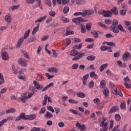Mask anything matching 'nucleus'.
Wrapping results in <instances>:
<instances>
[{
  "instance_id": "obj_1",
  "label": "nucleus",
  "mask_w": 131,
  "mask_h": 131,
  "mask_svg": "<svg viewBox=\"0 0 131 131\" xmlns=\"http://www.w3.org/2000/svg\"><path fill=\"white\" fill-rule=\"evenodd\" d=\"M72 22L77 24V25H80L81 32L84 34L86 32L85 26L82 24V22H88V19H84L81 17H79L72 19Z\"/></svg>"
},
{
  "instance_id": "obj_2",
  "label": "nucleus",
  "mask_w": 131,
  "mask_h": 131,
  "mask_svg": "<svg viewBox=\"0 0 131 131\" xmlns=\"http://www.w3.org/2000/svg\"><path fill=\"white\" fill-rule=\"evenodd\" d=\"M71 56L74 57L72 59V61H78L85 56V53H81V52H78L76 49H73L71 51Z\"/></svg>"
},
{
  "instance_id": "obj_3",
  "label": "nucleus",
  "mask_w": 131,
  "mask_h": 131,
  "mask_svg": "<svg viewBox=\"0 0 131 131\" xmlns=\"http://www.w3.org/2000/svg\"><path fill=\"white\" fill-rule=\"evenodd\" d=\"M109 29L114 33H119V30L120 31H121V32H123L124 33H125V32H126L125 30L123 29V27L121 24H119L117 26H111L109 27Z\"/></svg>"
},
{
  "instance_id": "obj_4",
  "label": "nucleus",
  "mask_w": 131,
  "mask_h": 131,
  "mask_svg": "<svg viewBox=\"0 0 131 131\" xmlns=\"http://www.w3.org/2000/svg\"><path fill=\"white\" fill-rule=\"evenodd\" d=\"M36 117V116L35 115H20L16 118L15 121H19L21 119H23V120H33Z\"/></svg>"
},
{
  "instance_id": "obj_5",
  "label": "nucleus",
  "mask_w": 131,
  "mask_h": 131,
  "mask_svg": "<svg viewBox=\"0 0 131 131\" xmlns=\"http://www.w3.org/2000/svg\"><path fill=\"white\" fill-rule=\"evenodd\" d=\"M30 33V29H28L26 31L24 34V38H20L18 41V42L16 46V49H18V48H20L21 46H22V43L23 41H24V39H26L27 37L29 36V34Z\"/></svg>"
},
{
  "instance_id": "obj_6",
  "label": "nucleus",
  "mask_w": 131,
  "mask_h": 131,
  "mask_svg": "<svg viewBox=\"0 0 131 131\" xmlns=\"http://www.w3.org/2000/svg\"><path fill=\"white\" fill-rule=\"evenodd\" d=\"M101 14L103 15L104 17H106V18H109L110 17H112V12L111 11H103L101 12Z\"/></svg>"
},
{
  "instance_id": "obj_7",
  "label": "nucleus",
  "mask_w": 131,
  "mask_h": 131,
  "mask_svg": "<svg viewBox=\"0 0 131 131\" xmlns=\"http://www.w3.org/2000/svg\"><path fill=\"white\" fill-rule=\"evenodd\" d=\"M76 126L79 128V129L81 131H84L85 129H86V127L85 126L84 124H80L79 122H77L76 124Z\"/></svg>"
},
{
  "instance_id": "obj_8",
  "label": "nucleus",
  "mask_w": 131,
  "mask_h": 131,
  "mask_svg": "<svg viewBox=\"0 0 131 131\" xmlns=\"http://www.w3.org/2000/svg\"><path fill=\"white\" fill-rule=\"evenodd\" d=\"M1 57L4 61H7V60H9V54L6 51H4L2 53Z\"/></svg>"
},
{
  "instance_id": "obj_9",
  "label": "nucleus",
  "mask_w": 131,
  "mask_h": 131,
  "mask_svg": "<svg viewBox=\"0 0 131 131\" xmlns=\"http://www.w3.org/2000/svg\"><path fill=\"white\" fill-rule=\"evenodd\" d=\"M27 60L22 59L20 58L19 60H18V64L20 65L22 67H27Z\"/></svg>"
},
{
  "instance_id": "obj_10",
  "label": "nucleus",
  "mask_w": 131,
  "mask_h": 131,
  "mask_svg": "<svg viewBox=\"0 0 131 131\" xmlns=\"http://www.w3.org/2000/svg\"><path fill=\"white\" fill-rule=\"evenodd\" d=\"M129 56H130V53L127 51H126L122 56L123 61H124V62H126L128 61V59H127V57H129Z\"/></svg>"
},
{
  "instance_id": "obj_11",
  "label": "nucleus",
  "mask_w": 131,
  "mask_h": 131,
  "mask_svg": "<svg viewBox=\"0 0 131 131\" xmlns=\"http://www.w3.org/2000/svg\"><path fill=\"white\" fill-rule=\"evenodd\" d=\"M33 83L36 89L37 90H38V91H40V90H42V89H43V86L42 85H40V84H39V83L37 81L34 80Z\"/></svg>"
},
{
  "instance_id": "obj_12",
  "label": "nucleus",
  "mask_w": 131,
  "mask_h": 131,
  "mask_svg": "<svg viewBox=\"0 0 131 131\" xmlns=\"http://www.w3.org/2000/svg\"><path fill=\"white\" fill-rule=\"evenodd\" d=\"M119 110V107L117 106H113L109 111V114H112V113H115V112H117Z\"/></svg>"
},
{
  "instance_id": "obj_13",
  "label": "nucleus",
  "mask_w": 131,
  "mask_h": 131,
  "mask_svg": "<svg viewBox=\"0 0 131 131\" xmlns=\"http://www.w3.org/2000/svg\"><path fill=\"white\" fill-rule=\"evenodd\" d=\"M108 124H109V122L106 121L105 123H100V126L102 127L103 131H107L108 129Z\"/></svg>"
},
{
  "instance_id": "obj_14",
  "label": "nucleus",
  "mask_w": 131,
  "mask_h": 131,
  "mask_svg": "<svg viewBox=\"0 0 131 131\" xmlns=\"http://www.w3.org/2000/svg\"><path fill=\"white\" fill-rule=\"evenodd\" d=\"M71 28V26H69L67 28V31L65 33L67 36H68V35H71L72 34H74V32L73 31H70Z\"/></svg>"
},
{
  "instance_id": "obj_15",
  "label": "nucleus",
  "mask_w": 131,
  "mask_h": 131,
  "mask_svg": "<svg viewBox=\"0 0 131 131\" xmlns=\"http://www.w3.org/2000/svg\"><path fill=\"white\" fill-rule=\"evenodd\" d=\"M84 13L85 14V16H90L91 15H94L95 11L93 10H84Z\"/></svg>"
},
{
  "instance_id": "obj_16",
  "label": "nucleus",
  "mask_w": 131,
  "mask_h": 131,
  "mask_svg": "<svg viewBox=\"0 0 131 131\" xmlns=\"http://www.w3.org/2000/svg\"><path fill=\"white\" fill-rule=\"evenodd\" d=\"M58 5H67L69 4L70 0H57Z\"/></svg>"
},
{
  "instance_id": "obj_17",
  "label": "nucleus",
  "mask_w": 131,
  "mask_h": 131,
  "mask_svg": "<svg viewBox=\"0 0 131 131\" xmlns=\"http://www.w3.org/2000/svg\"><path fill=\"white\" fill-rule=\"evenodd\" d=\"M112 13L114 14L115 16H117L118 15V9L117 7H114L111 9Z\"/></svg>"
},
{
  "instance_id": "obj_18",
  "label": "nucleus",
  "mask_w": 131,
  "mask_h": 131,
  "mask_svg": "<svg viewBox=\"0 0 131 131\" xmlns=\"http://www.w3.org/2000/svg\"><path fill=\"white\" fill-rule=\"evenodd\" d=\"M117 63L120 67H121V68H126V63H122V62L120 60L117 61Z\"/></svg>"
},
{
  "instance_id": "obj_19",
  "label": "nucleus",
  "mask_w": 131,
  "mask_h": 131,
  "mask_svg": "<svg viewBox=\"0 0 131 131\" xmlns=\"http://www.w3.org/2000/svg\"><path fill=\"white\" fill-rule=\"evenodd\" d=\"M38 30H39V24H38L37 26L33 28L32 32V35H34Z\"/></svg>"
},
{
  "instance_id": "obj_20",
  "label": "nucleus",
  "mask_w": 131,
  "mask_h": 131,
  "mask_svg": "<svg viewBox=\"0 0 131 131\" xmlns=\"http://www.w3.org/2000/svg\"><path fill=\"white\" fill-rule=\"evenodd\" d=\"M58 71H59V70L57 69V68L54 67L49 68L48 70V72H52L54 73H57Z\"/></svg>"
},
{
  "instance_id": "obj_21",
  "label": "nucleus",
  "mask_w": 131,
  "mask_h": 131,
  "mask_svg": "<svg viewBox=\"0 0 131 131\" xmlns=\"http://www.w3.org/2000/svg\"><path fill=\"white\" fill-rule=\"evenodd\" d=\"M27 97L26 96H23L21 98H18L17 101L18 102H22V103H26V100H27Z\"/></svg>"
},
{
  "instance_id": "obj_22",
  "label": "nucleus",
  "mask_w": 131,
  "mask_h": 131,
  "mask_svg": "<svg viewBox=\"0 0 131 131\" xmlns=\"http://www.w3.org/2000/svg\"><path fill=\"white\" fill-rule=\"evenodd\" d=\"M90 77H94L95 79H98V78L99 77V76L98 75H96L95 72H91L90 73Z\"/></svg>"
},
{
  "instance_id": "obj_23",
  "label": "nucleus",
  "mask_w": 131,
  "mask_h": 131,
  "mask_svg": "<svg viewBox=\"0 0 131 131\" xmlns=\"http://www.w3.org/2000/svg\"><path fill=\"white\" fill-rule=\"evenodd\" d=\"M15 112H16V109L14 108L7 109L6 111V114H9L10 113H15Z\"/></svg>"
},
{
  "instance_id": "obj_24",
  "label": "nucleus",
  "mask_w": 131,
  "mask_h": 131,
  "mask_svg": "<svg viewBox=\"0 0 131 131\" xmlns=\"http://www.w3.org/2000/svg\"><path fill=\"white\" fill-rule=\"evenodd\" d=\"M120 107L122 110H124V109L126 108V103L125 102V101L121 102Z\"/></svg>"
},
{
  "instance_id": "obj_25",
  "label": "nucleus",
  "mask_w": 131,
  "mask_h": 131,
  "mask_svg": "<svg viewBox=\"0 0 131 131\" xmlns=\"http://www.w3.org/2000/svg\"><path fill=\"white\" fill-rule=\"evenodd\" d=\"M103 93L105 97H108L109 96V90L107 88H103Z\"/></svg>"
},
{
  "instance_id": "obj_26",
  "label": "nucleus",
  "mask_w": 131,
  "mask_h": 131,
  "mask_svg": "<svg viewBox=\"0 0 131 131\" xmlns=\"http://www.w3.org/2000/svg\"><path fill=\"white\" fill-rule=\"evenodd\" d=\"M107 67H108V63H105L101 65L99 68L100 71L101 72H102V71H104V69H105V68H107Z\"/></svg>"
},
{
  "instance_id": "obj_27",
  "label": "nucleus",
  "mask_w": 131,
  "mask_h": 131,
  "mask_svg": "<svg viewBox=\"0 0 131 131\" xmlns=\"http://www.w3.org/2000/svg\"><path fill=\"white\" fill-rule=\"evenodd\" d=\"M47 18V16H45L42 17H40L38 18L35 21V23H40V22H42V21H45V19Z\"/></svg>"
},
{
  "instance_id": "obj_28",
  "label": "nucleus",
  "mask_w": 131,
  "mask_h": 131,
  "mask_svg": "<svg viewBox=\"0 0 131 131\" xmlns=\"http://www.w3.org/2000/svg\"><path fill=\"white\" fill-rule=\"evenodd\" d=\"M5 20L6 22H11V21H12V17H11V15L8 14L6 15Z\"/></svg>"
},
{
  "instance_id": "obj_29",
  "label": "nucleus",
  "mask_w": 131,
  "mask_h": 131,
  "mask_svg": "<svg viewBox=\"0 0 131 131\" xmlns=\"http://www.w3.org/2000/svg\"><path fill=\"white\" fill-rule=\"evenodd\" d=\"M82 47V43H80L79 44L75 45L73 47V49H75V50H80Z\"/></svg>"
},
{
  "instance_id": "obj_30",
  "label": "nucleus",
  "mask_w": 131,
  "mask_h": 131,
  "mask_svg": "<svg viewBox=\"0 0 131 131\" xmlns=\"http://www.w3.org/2000/svg\"><path fill=\"white\" fill-rule=\"evenodd\" d=\"M20 8V5H17L16 6H12L9 8V11H15V10H17V9H19Z\"/></svg>"
},
{
  "instance_id": "obj_31",
  "label": "nucleus",
  "mask_w": 131,
  "mask_h": 131,
  "mask_svg": "<svg viewBox=\"0 0 131 131\" xmlns=\"http://www.w3.org/2000/svg\"><path fill=\"white\" fill-rule=\"evenodd\" d=\"M81 16L82 17H85V13H84V10L83 11V12H75L74 13V16Z\"/></svg>"
},
{
  "instance_id": "obj_32",
  "label": "nucleus",
  "mask_w": 131,
  "mask_h": 131,
  "mask_svg": "<svg viewBox=\"0 0 131 131\" xmlns=\"http://www.w3.org/2000/svg\"><path fill=\"white\" fill-rule=\"evenodd\" d=\"M112 92L113 94H116V91L117 90V87L115 85L112 84Z\"/></svg>"
},
{
  "instance_id": "obj_33",
  "label": "nucleus",
  "mask_w": 131,
  "mask_h": 131,
  "mask_svg": "<svg viewBox=\"0 0 131 131\" xmlns=\"http://www.w3.org/2000/svg\"><path fill=\"white\" fill-rule=\"evenodd\" d=\"M77 95L79 98H85V94L82 92H78Z\"/></svg>"
},
{
  "instance_id": "obj_34",
  "label": "nucleus",
  "mask_w": 131,
  "mask_h": 131,
  "mask_svg": "<svg viewBox=\"0 0 131 131\" xmlns=\"http://www.w3.org/2000/svg\"><path fill=\"white\" fill-rule=\"evenodd\" d=\"M47 103H48V95H45L44 96V100L42 102V105L46 106L47 105Z\"/></svg>"
},
{
  "instance_id": "obj_35",
  "label": "nucleus",
  "mask_w": 131,
  "mask_h": 131,
  "mask_svg": "<svg viewBox=\"0 0 131 131\" xmlns=\"http://www.w3.org/2000/svg\"><path fill=\"white\" fill-rule=\"evenodd\" d=\"M92 25H93L92 23H88L86 24V29L88 30V31H91V28H92Z\"/></svg>"
},
{
  "instance_id": "obj_36",
  "label": "nucleus",
  "mask_w": 131,
  "mask_h": 131,
  "mask_svg": "<svg viewBox=\"0 0 131 131\" xmlns=\"http://www.w3.org/2000/svg\"><path fill=\"white\" fill-rule=\"evenodd\" d=\"M86 59L88 61H94L96 59V56L94 55L88 56L86 57Z\"/></svg>"
},
{
  "instance_id": "obj_37",
  "label": "nucleus",
  "mask_w": 131,
  "mask_h": 131,
  "mask_svg": "<svg viewBox=\"0 0 131 131\" xmlns=\"http://www.w3.org/2000/svg\"><path fill=\"white\" fill-rule=\"evenodd\" d=\"M76 4L77 5H84L85 1L84 0H76Z\"/></svg>"
},
{
  "instance_id": "obj_38",
  "label": "nucleus",
  "mask_w": 131,
  "mask_h": 131,
  "mask_svg": "<svg viewBox=\"0 0 131 131\" xmlns=\"http://www.w3.org/2000/svg\"><path fill=\"white\" fill-rule=\"evenodd\" d=\"M100 84L101 85V89H105L106 87V81H105V80H102L100 82Z\"/></svg>"
},
{
  "instance_id": "obj_39",
  "label": "nucleus",
  "mask_w": 131,
  "mask_h": 131,
  "mask_svg": "<svg viewBox=\"0 0 131 131\" xmlns=\"http://www.w3.org/2000/svg\"><path fill=\"white\" fill-rule=\"evenodd\" d=\"M35 40H36V37L35 36L30 37L28 40V43H31V42H33Z\"/></svg>"
},
{
  "instance_id": "obj_40",
  "label": "nucleus",
  "mask_w": 131,
  "mask_h": 131,
  "mask_svg": "<svg viewBox=\"0 0 131 131\" xmlns=\"http://www.w3.org/2000/svg\"><path fill=\"white\" fill-rule=\"evenodd\" d=\"M61 20L62 21V22H63L64 23H69V22H70V20H69V18L64 17H62L61 18Z\"/></svg>"
},
{
  "instance_id": "obj_41",
  "label": "nucleus",
  "mask_w": 131,
  "mask_h": 131,
  "mask_svg": "<svg viewBox=\"0 0 131 131\" xmlns=\"http://www.w3.org/2000/svg\"><path fill=\"white\" fill-rule=\"evenodd\" d=\"M91 33L93 34V35H94L95 38H98V37H99V34L97 31L94 30L93 32H91Z\"/></svg>"
},
{
  "instance_id": "obj_42",
  "label": "nucleus",
  "mask_w": 131,
  "mask_h": 131,
  "mask_svg": "<svg viewBox=\"0 0 131 131\" xmlns=\"http://www.w3.org/2000/svg\"><path fill=\"white\" fill-rule=\"evenodd\" d=\"M4 82L5 79H4V76H3L2 73H0V84H3Z\"/></svg>"
},
{
  "instance_id": "obj_43",
  "label": "nucleus",
  "mask_w": 131,
  "mask_h": 131,
  "mask_svg": "<svg viewBox=\"0 0 131 131\" xmlns=\"http://www.w3.org/2000/svg\"><path fill=\"white\" fill-rule=\"evenodd\" d=\"M118 25V20L116 19H114L113 20L112 25L111 26H117Z\"/></svg>"
},
{
  "instance_id": "obj_44",
  "label": "nucleus",
  "mask_w": 131,
  "mask_h": 131,
  "mask_svg": "<svg viewBox=\"0 0 131 131\" xmlns=\"http://www.w3.org/2000/svg\"><path fill=\"white\" fill-rule=\"evenodd\" d=\"M114 95H116L117 96H119L120 97H123V94L121 92V91H116V93H114Z\"/></svg>"
},
{
  "instance_id": "obj_45",
  "label": "nucleus",
  "mask_w": 131,
  "mask_h": 131,
  "mask_svg": "<svg viewBox=\"0 0 131 131\" xmlns=\"http://www.w3.org/2000/svg\"><path fill=\"white\" fill-rule=\"evenodd\" d=\"M100 99H99L98 98H96L93 99V102L94 103V104H96V105L99 104L100 103Z\"/></svg>"
},
{
  "instance_id": "obj_46",
  "label": "nucleus",
  "mask_w": 131,
  "mask_h": 131,
  "mask_svg": "<svg viewBox=\"0 0 131 131\" xmlns=\"http://www.w3.org/2000/svg\"><path fill=\"white\" fill-rule=\"evenodd\" d=\"M110 127H109V130H110L111 129H112V128H113V126H114V121L111 120L110 122Z\"/></svg>"
},
{
  "instance_id": "obj_47",
  "label": "nucleus",
  "mask_w": 131,
  "mask_h": 131,
  "mask_svg": "<svg viewBox=\"0 0 131 131\" xmlns=\"http://www.w3.org/2000/svg\"><path fill=\"white\" fill-rule=\"evenodd\" d=\"M107 46H111L112 47H116V43L114 42H107Z\"/></svg>"
},
{
  "instance_id": "obj_48",
  "label": "nucleus",
  "mask_w": 131,
  "mask_h": 131,
  "mask_svg": "<svg viewBox=\"0 0 131 131\" xmlns=\"http://www.w3.org/2000/svg\"><path fill=\"white\" fill-rule=\"evenodd\" d=\"M94 84H95V83L94 82V81L91 80L90 82L89 83V86L90 89H93V88H94Z\"/></svg>"
},
{
  "instance_id": "obj_49",
  "label": "nucleus",
  "mask_w": 131,
  "mask_h": 131,
  "mask_svg": "<svg viewBox=\"0 0 131 131\" xmlns=\"http://www.w3.org/2000/svg\"><path fill=\"white\" fill-rule=\"evenodd\" d=\"M69 103H71V104H78V101H75L72 99H70L69 100Z\"/></svg>"
},
{
  "instance_id": "obj_50",
  "label": "nucleus",
  "mask_w": 131,
  "mask_h": 131,
  "mask_svg": "<svg viewBox=\"0 0 131 131\" xmlns=\"http://www.w3.org/2000/svg\"><path fill=\"white\" fill-rule=\"evenodd\" d=\"M120 14L122 16H125V14H126V10H120Z\"/></svg>"
},
{
  "instance_id": "obj_51",
  "label": "nucleus",
  "mask_w": 131,
  "mask_h": 131,
  "mask_svg": "<svg viewBox=\"0 0 131 131\" xmlns=\"http://www.w3.org/2000/svg\"><path fill=\"white\" fill-rule=\"evenodd\" d=\"M45 4L49 7H52V3L51 2V1H50V0H46L45 1Z\"/></svg>"
},
{
  "instance_id": "obj_52",
  "label": "nucleus",
  "mask_w": 131,
  "mask_h": 131,
  "mask_svg": "<svg viewBox=\"0 0 131 131\" xmlns=\"http://www.w3.org/2000/svg\"><path fill=\"white\" fill-rule=\"evenodd\" d=\"M69 12V7H65L63 9V13L64 14H67Z\"/></svg>"
},
{
  "instance_id": "obj_53",
  "label": "nucleus",
  "mask_w": 131,
  "mask_h": 131,
  "mask_svg": "<svg viewBox=\"0 0 131 131\" xmlns=\"http://www.w3.org/2000/svg\"><path fill=\"white\" fill-rule=\"evenodd\" d=\"M78 66H79V65H78V63H74L72 65V69L74 70L77 69V68H78Z\"/></svg>"
},
{
  "instance_id": "obj_54",
  "label": "nucleus",
  "mask_w": 131,
  "mask_h": 131,
  "mask_svg": "<svg viewBox=\"0 0 131 131\" xmlns=\"http://www.w3.org/2000/svg\"><path fill=\"white\" fill-rule=\"evenodd\" d=\"M108 49H110L109 47H105V46H103V47H101L100 48V50L101 51H108Z\"/></svg>"
},
{
  "instance_id": "obj_55",
  "label": "nucleus",
  "mask_w": 131,
  "mask_h": 131,
  "mask_svg": "<svg viewBox=\"0 0 131 131\" xmlns=\"http://www.w3.org/2000/svg\"><path fill=\"white\" fill-rule=\"evenodd\" d=\"M104 21L105 22V24L107 25H110L112 23V21L110 19H105Z\"/></svg>"
},
{
  "instance_id": "obj_56",
  "label": "nucleus",
  "mask_w": 131,
  "mask_h": 131,
  "mask_svg": "<svg viewBox=\"0 0 131 131\" xmlns=\"http://www.w3.org/2000/svg\"><path fill=\"white\" fill-rule=\"evenodd\" d=\"M29 90L30 91H32V93H34L36 90L35 88H34L33 86H30Z\"/></svg>"
},
{
  "instance_id": "obj_57",
  "label": "nucleus",
  "mask_w": 131,
  "mask_h": 131,
  "mask_svg": "<svg viewBox=\"0 0 131 131\" xmlns=\"http://www.w3.org/2000/svg\"><path fill=\"white\" fill-rule=\"evenodd\" d=\"M115 119L116 121H119L120 119H121V117H120V115H115Z\"/></svg>"
},
{
  "instance_id": "obj_58",
  "label": "nucleus",
  "mask_w": 131,
  "mask_h": 131,
  "mask_svg": "<svg viewBox=\"0 0 131 131\" xmlns=\"http://www.w3.org/2000/svg\"><path fill=\"white\" fill-rule=\"evenodd\" d=\"M89 77H90V75L89 74H86L83 76L82 80H88V78H89Z\"/></svg>"
},
{
  "instance_id": "obj_59",
  "label": "nucleus",
  "mask_w": 131,
  "mask_h": 131,
  "mask_svg": "<svg viewBox=\"0 0 131 131\" xmlns=\"http://www.w3.org/2000/svg\"><path fill=\"white\" fill-rule=\"evenodd\" d=\"M40 127H34L31 130V131H40Z\"/></svg>"
},
{
  "instance_id": "obj_60",
  "label": "nucleus",
  "mask_w": 131,
  "mask_h": 131,
  "mask_svg": "<svg viewBox=\"0 0 131 131\" xmlns=\"http://www.w3.org/2000/svg\"><path fill=\"white\" fill-rule=\"evenodd\" d=\"M46 77H48V79H51V78H53L54 76L50 75L48 73H46Z\"/></svg>"
},
{
  "instance_id": "obj_61",
  "label": "nucleus",
  "mask_w": 131,
  "mask_h": 131,
  "mask_svg": "<svg viewBox=\"0 0 131 131\" xmlns=\"http://www.w3.org/2000/svg\"><path fill=\"white\" fill-rule=\"evenodd\" d=\"M104 104L105 103L104 102L100 103L99 104V109H103Z\"/></svg>"
},
{
  "instance_id": "obj_62",
  "label": "nucleus",
  "mask_w": 131,
  "mask_h": 131,
  "mask_svg": "<svg viewBox=\"0 0 131 131\" xmlns=\"http://www.w3.org/2000/svg\"><path fill=\"white\" fill-rule=\"evenodd\" d=\"M66 41L67 46H69V45L71 43V40L70 39V38H67Z\"/></svg>"
},
{
  "instance_id": "obj_63",
  "label": "nucleus",
  "mask_w": 131,
  "mask_h": 131,
  "mask_svg": "<svg viewBox=\"0 0 131 131\" xmlns=\"http://www.w3.org/2000/svg\"><path fill=\"white\" fill-rule=\"evenodd\" d=\"M120 56V52H116L114 54V57L115 58H118Z\"/></svg>"
},
{
  "instance_id": "obj_64",
  "label": "nucleus",
  "mask_w": 131,
  "mask_h": 131,
  "mask_svg": "<svg viewBox=\"0 0 131 131\" xmlns=\"http://www.w3.org/2000/svg\"><path fill=\"white\" fill-rule=\"evenodd\" d=\"M45 112H46V107H42V108H41L39 114H43V113H45Z\"/></svg>"
}]
</instances>
